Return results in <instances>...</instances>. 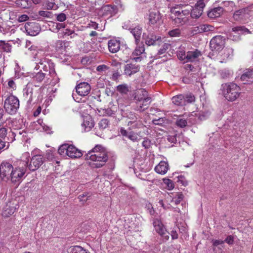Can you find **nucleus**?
Masks as SVG:
<instances>
[{
  "mask_svg": "<svg viewBox=\"0 0 253 253\" xmlns=\"http://www.w3.org/2000/svg\"><path fill=\"white\" fill-rule=\"evenodd\" d=\"M142 38L145 44L148 46L160 45L163 42L161 36L156 35L152 32L143 33Z\"/></svg>",
  "mask_w": 253,
  "mask_h": 253,
  "instance_id": "0eeeda50",
  "label": "nucleus"
},
{
  "mask_svg": "<svg viewBox=\"0 0 253 253\" xmlns=\"http://www.w3.org/2000/svg\"><path fill=\"white\" fill-rule=\"evenodd\" d=\"M66 19V16L63 13H60L57 16V20L60 22H63Z\"/></svg>",
  "mask_w": 253,
  "mask_h": 253,
  "instance_id": "3c124183",
  "label": "nucleus"
},
{
  "mask_svg": "<svg viewBox=\"0 0 253 253\" xmlns=\"http://www.w3.org/2000/svg\"><path fill=\"white\" fill-rule=\"evenodd\" d=\"M241 80L244 84H250L253 82V69L247 70L241 77Z\"/></svg>",
  "mask_w": 253,
  "mask_h": 253,
  "instance_id": "bb28decb",
  "label": "nucleus"
},
{
  "mask_svg": "<svg viewBox=\"0 0 253 253\" xmlns=\"http://www.w3.org/2000/svg\"><path fill=\"white\" fill-rule=\"evenodd\" d=\"M86 160L94 162L95 167L99 168L103 166L108 160V153L103 146L96 145L84 156Z\"/></svg>",
  "mask_w": 253,
  "mask_h": 253,
  "instance_id": "f03ea898",
  "label": "nucleus"
},
{
  "mask_svg": "<svg viewBox=\"0 0 253 253\" xmlns=\"http://www.w3.org/2000/svg\"><path fill=\"white\" fill-rule=\"evenodd\" d=\"M129 30L135 39V44H138L139 43L142 34V28L140 26H137L134 28H130Z\"/></svg>",
  "mask_w": 253,
  "mask_h": 253,
  "instance_id": "a878e982",
  "label": "nucleus"
},
{
  "mask_svg": "<svg viewBox=\"0 0 253 253\" xmlns=\"http://www.w3.org/2000/svg\"><path fill=\"white\" fill-rule=\"evenodd\" d=\"M17 28H18L20 30H25L26 33L32 36H36L41 31V27L39 24L36 22H27L25 25L23 24L17 25Z\"/></svg>",
  "mask_w": 253,
  "mask_h": 253,
  "instance_id": "39448f33",
  "label": "nucleus"
},
{
  "mask_svg": "<svg viewBox=\"0 0 253 253\" xmlns=\"http://www.w3.org/2000/svg\"><path fill=\"white\" fill-rule=\"evenodd\" d=\"M184 95L179 94L172 98V103L177 106L184 105Z\"/></svg>",
  "mask_w": 253,
  "mask_h": 253,
  "instance_id": "2f4dec72",
  "label": "nucleus"
},
{
  "mask_svg": "<svg viewBox=\"0 0 253 253\" xmlns=\"http://www.w3.org/2000/svg\"><path fill=\"white\" fill-rule=\"evenodd\" d=\"M169 169V165L168 162L161 161L155 168V171L160 174H165Z\"/></svg>",
  "mask_w": 253,
  "mask_h": 253,
  "instance_id": "6ab92c4d",
  "label": "nucleus"
},
{
  "mask_svg": "<svg viewBox=\"0 0 253 253\" xmlns=\"http://www.w3.org/2000/svg\"><path fill=\"white\" fill-rule=\"evenodd\" d=\"M194 28L195 31L199 33L213 31L214 30L213 26L208 24H201Z\"/></svg>",
  "mask_w": 253,
  "mask_h": 253,
  "instance_id": "c85d7f7f",
  "label": "nucleus"
},
{
  "mask_svg": "<svg viewBox=\"0 0 253 253\" xmlns=\"http://www.w3.org/2000/svg\"><path fill=\"white\" fill-rule=\"evenodd\" d=\"M149 96L148 93L145 89L140 88L137 90L134 93V99L136 102H141L145 98Z\"/></svg>",
  "mask_w": 253,
  "mask_h": 253,
  "instance_id": "393cba45",
  "label": "nucleus"
},
{
  "mask_svg": "<svg viewBox=\"0 0 253 253\" xmlns=\"http://www.w3.org/2000/svg\"><path fill=\"white\" fill-rule=\"evenodd\" d=\"M252 12L249 8H242L235 11L233 18L236 21L245 23L251 16Z\"/></svg>",
  "mask_w": 253,
  "mask_h": 253,
  "instance_id": "6e6552de",
  "label": "nucleus"
},
{
  "mask_svg": "<svg viewBox=\"0 0 253 253\" xmlns=\"http://www.w3.org/2000/svg\"><path fill=\"white\" fill-rule=\"evenodd\" d=\"M74 32V30L67 28L65 30V31L64 33L65 35L70 36V35L73 34Z\"/></svg>",
  "mask_w": 253,
  "mask_h": 253,
  "instance_id": "69168bd1",
  "label": "nucleus"
},
{
  "mask_svg": "<svg viewBox=\"0 0 253 253\" xmlns=\"http://www.w3.org/2000/svg\"><path fill=\"white\" fill-rule=\"evenodd\" d=\"M45 78V74L42 72H38L33 77V80L38 83L41 82Z\"/></svg>",
  "mask_w": 253,
  "mask_h": 253,
  "instance_id": "37998d69",
  "label": "nucleus"
},
{
  "mask_svg": "<svg viewBox=\"0 0 253 253\" xmlns=\"http://www.w3.org/2000/svg\"><path fill=\"white\" fill-rule=\"evenodd\" d=\"M105 113L108 116H110L115 114V111L110 108H108L105 110Z\"/></svg>",
  "mask_w": 253,
  "mask_h": 253,
  "instance_id": "774afa93",
  "label": "nucleus"
},
{
  "mask_svg": "<svg viewBox=\"0 0 253 253\" xmlns=\"http://www.w3.org/2000/svg\"><path fill=\"white\" fill-rule=\"evenodd\" d=\"M121 47V42L119 40L112 39L108 42V47L110 52L115 53L119 51Z\"/></svg>",
  "mask_w": 253,
  "mask_h": 253,
  "instance_id": "f3484780",
  "label": "nucleus"
},
{
  "mask_svg": "<svg viewBox=\"0 0 253 253\" xmlns=\"http://www.w3.org/2000/svg\"><path fill=\"white\" fill-rule=\"evenodd\" d=\"M30 6L28 0H17V7L21 8H27Z\"/></svg>",
  "mask_w": 253,
  "mask_h": 253,
  "instance_id": "c9c22d12",
  "label": "nucleus"
},
{
  "mask_svg": "<svg viewBox=\"0 0 253 253\" xmlns=\"http://www.w3.org/2000/svg\"><path fill=\"white\" fill-rule=\"evenodd\" d=\"M16 97L12 94L5 100L4 107L7 113L11 115L16 113Z\"/></svg>",
  "mask_w": 253,
  "mask_h": 253,
  "instance_id": "9d476101",
  "label": "nucleus"
},
{
  "mask_svg": "<svg viewBox=\"0 0 253 253\" xmlns=\"http://www.w3.org/2000/svg\"><path fill=\"white\" fill-rule=\"evenodd\" d=\"M223 95L228 101L237 100L241 95V88L234 83L226 84L223 85Z\"/></svg>",
  "mask_w": 253,
  "mask_h": 253,
  "instance_id": "7ed1b4c3",
  "label": "nucleus"
},
{
  "mask_svg": "<svg viewBox=\"0 0 253 253\" xmlns=\"http://www.w3.org/2000/svg\"><path fill=\"white\" fill-rule=\"evenodd\" d=\"M120 131L122 135L127 137L133 142L138 141V136L140 135V132L136 133L133 131H132V130L127 131L123 127L121 128Z\"/></svg>",
  "mask_w": 253,
  "mask_h": 253,
  "instance_id": "2eb2a0df",
  "label": "nucleus"
},
{
  "mask_svg": "<svg viewBox=\"0 0 253 253\" xmlns=\"http://www.w3.org/2000/svg\"><path fill=\"white\" fill-rule=\"evenodd\" d=\"M186 56L187 52L183 51H179L177 54L178 59L180 60L184 61V62H186Z\"/></svg>",
  "mask_w": 253,
  "mask_h": 253,
  "instance_id": "09e8293b",
  "label": "nucleus"
},
{
  "mask_svg": "<svg viewBox=\"0 0 253 253\" xmlns=\"http://www.w3.org/2000/svg\"><path fill=\"white\" fill-rule=\"evenodd\" d=\"M91 195L88 193H84L78 196V199L82 205H84L90 197Z\"/></svg>",
  "mask_w": 253,
  "mask_h": 253,
  "instance_id": "e433bc0d",
  "label": "nucleus"
},
{
  "mask_svg": "<svg viewBox=\"0 0 253 253\" xmlns=\"http://www.w3.org/2000/svg\"><path fill=\"white\" fill-rule=\"evenodd\" d=\"M184 105L188 103H192L195 101V97L192 93H189L184 95Z\"/></svg>",
  "mask_w": 253,
  "mask_h": 253,
  "instance_id": "4c0bfd02",
  "label": "nucleus"
},
{
  "mask_svg": "<svg viewBox=\"0 0 253 253\" xmlns=\"http://www.w3.org/2000/svg\"><path fill=\"white\" fill-rule=\"evenodd\" d=\"M68 253H90L88 250L80 246H74L69 248Z\"/></svg>",
  "mask_w": 253,
  "mask_h": 253,
  "instance_id": "7c9ffc66",
  "label": "nucleus"
},
{
  "mask_svg": "<svg viewBox=\"0 0 253 253\" xmlns=\"http://www.w3.org/2000/svg\"><path fill=\"white\" fill-rule=\"evenodd\" d=\"M117 89L121 93L126 94L128 92V88L127 85L126 84L119 85Z\"/></svg>",
  "mask_w": 253,
  "mask_h": 253,
  "instance_id": "79ce46f5",
  "label": "nucleus"
},
{
  "mask_svg": "<svg viewBox=\"0 0 253 253\" xmlns=\"http://www.w3.org/2000/svg\"><path fill=\"white\" fill-rule=\"evenodd\" d=\"M55 26L56 28L58 30L65 28V25L64 23H56Z\"/></svg>",
  "mask_w": 253,
  "mask_h": 253,
  "instance_id": "338daca9",
  "label": "nucleus"
},
{
  "mask_svg": "<svg viewBox=\"0 0 253 253\" xmlns=\"http://www.w3.org/2000/svg\"><path fill=\"white\" fill-rule=\"evenodd\" d=\"M179 6H174L170 9V18L174 23L177 25H182L184 24L187 20L188 18L180 11Z\"/></svg>",
  "mask_w": 253,
  "mask_h": 253,
  "instance_id": "423d86ee",
  "label": "nucleus"
},
{
  "mask_svg": "<svg viewBox=\"0 0 253 253\" xmlns=\"http://www.w3.org/2000/svg\"><path fill=\"white\" fill-rule=\"evenodd\" d=\"M28 18H29V17L27 15L23 14L19 17L18 21L20 22H24V21H26V20H27L28 19Z\"/></svg>",
  "mask_w": 253,
  "mask_h": 253,
  "instance_id": "13d9d810",
  "label": "nucleus"
},
{
  "mask_svg": "<svg viewBox=\"0 0 253 253\" xmlns=\"http://www.w3.org/2000/svg\"><path fill=\"white\" fill-rule=\"evenodd\" d=\"M205 6L204 0H199L197 1L195 6H192L191 12L190 13L191 17L193 18H199L203 12V9Z\"/></svg>",
  "mask_w": 253,
  "mask_h": 253,
  "instance_id": "9b49d317",
  "label": "nucleus"
},
{
  "mask_svg": "<svg viewBox=\"0 0 253 253\" xmlns=\"http://www.w3.org/2000/svg\"><path fill=\"white\" fill-rule=\"evenodd\" d=\"M183 197L184 196L182 193H178L176 195L172 198L171 202L174 203L175 205H177L183 200Z\"/></svg>",
  "mask_w": 253,
  "mask_h": 253,
  "instance_id": "58836bf2",
  "label": "nucleus"
},
{
  "mask_svg": "<svg viewBox=\"0 0 253 253\" xmlns=\"http://www.w3.org/2000/svg\"><path fill=\"white\" fill-rule=\"evenodd\" d=\"M224 44V38L221 35H218L211 39L210 46L212 51H219L223 49Z\"/></svg>",
  "mask_w": 253,
  "mask_h": 253,
  "instance_id": "1a4fd4ad",
  "label": "nucleus"
},
{
  "mask_svg": "<svg viewBox=\"0 0 253 253\" xmlns=\"http://www.w3.org/2000/svg\"><path fill=\"white\" fill-rule=\"evenodd\" d=\"M224 242H225L229 245H232L234 243V238L231 235H229L227 236V237L225 239Z\"/></svg>",
  "mask_w": 253,
  "mask_h": 253,
  "instance_id": "603ef678",
  "label": "nucleus"
},
{
  "mask_svg": "<svg viewBox=\"0 0 253 253\" xmlns=\"http://www.w3.org/2000/svg\"><path fill=\"white\" fill-rule=\"evenodd\" d=\"M69 145L68 144H64L60 146L58 149V152L59 154L63 156H67L68 151Z\"/></svg>",
  "mask_w": 253,
  "mask_h": 253,
  "instance_id": "72a5a7b5",
  "label": "nucleus"
},
{
  "mask_svg": "<svg viewBox=\"0 0 253 253\" xmlns=\"http://www.w3.org/2000/svg\"><path fill=\"white\" fill-rule=\"evenodd\" d=\"M15 211V209H6L2 212V215L4 217H8L12 215Z\"/></svg>",
  "mask_w": 253,
  "mask_h": 253,
  "instance_id": "de8ad7c7",
  "label": "nucleus"
},
{
  "mask_svg": "<svg viewBox=\"0 0 253 253\" xmlns=\"http://www.w3.org/2000/svg\"><path fill=\"white\" fill-rule=\"evenodd\" d=\"M223 12V8L222 7H215L208 12V16L210 18L214 19L220 17Z\"/></svg>",
  "mask_w": 253,
  "mask_h": 253,
  "instance_id": "cd10ccee",
  "label": "nucleus"
},
{
  "mask_svg": "<svg viewBox=\"0 0 253 253\" xmlns=\"http://www.w3.org/2000/svg\"><path fill=\"white\" fill-rule=\"evenodd\" d=\"M158 234L164 241L169 240V233L167 231L166 229H164L161 233H158Z\"/></svg>",
  "mask_w": 253,
  "mask_h": 253,
  "instance_id": "49530a36",
  "label": "nucleus"
},
{
  "mask_svg": "<svg viewBox=\"0 0 253 253\" xmlns=\"http://www.w3.org/2000/svg\"><path fill=\"white\" fill-rule=\"evenodd\" d=\"M51 1L48 0V3H47V7L48 9H52L55 6V3L54 2V0H50Z\"/></svg>",
  "mask_w": 253,
  "mask_h": 253,
  "instance_id": "4d7b16f0",
  "label": "nucleus"
},
{
  "mask_svg": "<svg viewBox=\"0 0 253 253\" xmlns=\"http://www.w3.org/2000/svg\"><path fill=\"white\" fill-rule=\"evenodd\" d=\"M70 45V42L68 41L58 40L55 43V49L62 53Z\"/></svg>",
  "mask_w": 253,
  "mask_h": 253,
  "instance_id": "412c9836",
  "label": "nucleus"
},
{
  "mask_svg": "<svg viewBox=\"0 0 253 253\" xmlns=\"http://www.w3.org/2000/svg\"><path fill=\"white\" fill-rule=\"evenodd\" d=\"M151 102V98L149 96L143 99L141 102H136L137 110L143 112L147 109Z\"/></svg>",
  "mask_w": 253,
  "mask_h": 253,
  "instance_id": "aec40b11",
  "label": "nucleus"
},
{
  "mask_svg": "<svg viewBox=\"0 0 253 253\" xmlns=\"http://www.w3.org/2000/svg\"><path fill=\"white\" fill-rule=\"evenodd\" d=\"M14 170L11 164L9 163L3 162L0 166V176L2 178L6 177L7 179L10 178L13 183L16 182V179L13 176Z\"/></svg>",
  "mask_w": 253,
  "mask_h": 253,
  "instance_id": "20e7f679",
  "label": "nucleus"
},
{
  "mask_svg": "<svg viewBox=\"0 0 253 253\" xmlns=\"http://www.w3.org/2000/svg\"><path fill=\"white\" fill-rule=\"evenodd\" d=\"M2 48L3 50L6 52H10L11 50V46L9 45L8 43H4Z\"/></svg>",
  "mask_w": 253,
  "mask_h": 253,
  "instance_id": "052dcab7",
  "label": "nucleus"
},
{
  "mask_svg": "<svg viewBox=\"0 0 253 253\" xmlns=\"http://www.w3.org/2000/svg\"><path fill=\"white\" fill-rule=\"evenodd\" d=\"M136 45V47L132 53L130 58L135 61L138 62L142 60V57L140 56L145 52V47L143 43H138Z\"/></svg>",
  "mask_w": 253,
  "mask_h": 253,
  "instance_id": "ddd939ff",
  "label": "nucleus"
},
{
  "mask_svg": "<svg viewBox=\"0 0 253 253\" xmlns=\"http://www.w3.org/2000/svg\"><path fill=\"white\" fill-rule=\"evenodd\" d=\"M164 46H166V48H162V49H160L159 50V52H158V53L159 54H162L163 53H164V52H166V51L168 49L169 47L170 46V45L168 43H165L164 44Z\"/></svg>",
  "mask_w": 253,
  "mask_h": 253,
  "instance_id": "bf43d9fd",
  "label": "nucleus"
},
{
  "mask_svg": "<svg viewBox=\"0 0 253 253\" xmlns=\"http://www.w3.org/2000/svg\"><path fill=\"white\" fill-rule=\"evenodd\" d=\"M152 145L151 140L148 138H144L143 141L142 142V146L146 149H149Z\"/></svg>",
  "mask_w": 253,
  "mask_h": 253,
  "instance_id": "a18cd8bd",
  "label": "nucleus"
},
{
  "mask_svg": "<svg viewBox=\"0 0 253 253\" xmlns=\"http://www.w3.org/2000/svg\"><path fill=\"white\" fill-rule=\"evenodd\" d=\"M88 25V27L92 28L94 29H97L98 28V24L96 22L92 21L89 23Z\"/></svg>",
  "mask_w": 253,
  "mask_h": 253,
  "instance_id": "864d4df0",
  "label": "nucleus"
},
{
  "mask_svg": "<svg viewBox=\"0 0 253 253\" xmlns=\"http://www.w3.org/2000/svg\"><path fill=\"white\" fill-rule=\"evenodd\" d=\"M153 225L157 233H161L166 229L161 219L154 218L153 221Z\"/></svg>",
  "mask_w": 253,
  "mask_h": 253,
  "instance_id": "c756f323",
  "label": "nucleus"
},
{
  "mask_svg": "<svg viewBox=\"0 0 253 253\" xmlns=\"http://www.w3.org/2000/svg\"><path fill=\"white\" fill-rule=\"evenodd\" d=\"M178 181L179 182H180L181 184H182L183 186H185L188 185V182L183 176H182V175L179 176L178 177Z\"/></svg>",
  "mask_w": 253,
  "mask_h": 253,
  "instance_id": "8fccbe9b",
  "label": "nucleus"
},
{
  "mask_svg": "<svg viewBox=\"0 0 253 253\" xmlns=\"http://www.w3.org/2000/svg\"><path fill=\"white\" fill-rule=\"evenodd\" d=\"M109 121L107 119H103L98 123V126L101 129H104L109 126Z\"/></svg>",
  "mask_w": 253,
  "mask_h": 253,
  "instance_id": "a19ab883",
  "label": "nucleus"
},
{
  "mask_svg": "<svg viewBox=\"0 0 253 253\" xmlns=\"http://www.w3.org/2000/svg\"><path fill=\"white\" fill-rule=\"evenodd\" d=\"M153 123L155 125H160L163 123V120L161 118L153 120Z\"/></svg>",
  "mask_w": 253,
  "mask_h": 253,
  "instance_id": "680f3d73",
  "label": "nucleus"
},
{
  "mask_svg": "<svg viewBox=\"0 0 253 253\" xmlns=\"http://www.w3.org/2000/svg\"><path fill=\"white\" fill-rule=\"evenodd\" d=\"M202 55L201 51L197 49L187 52L186 62H193L198 60V58Z\"/></svg>",
  "mask_w": 253,
  "mask_h": 253,
  "instance_id": "dca6fc26",
  "label": "nucleus"
},
{
  "mask_svg": "<svg viewBox=\"0 0 253 253\" xmlns=\"http://www.w3.org/2000/svg\"><path fill=\"white\" fill-rule=\"evenodd\" d=\"M224 243V241L221 240H215L213 241V245L214 246H217L218 245L223 244Z\"/></svg>",
  "mask_w": 253,
  "mask_h": 253,
  "instance_id": "e2e57ef3",
  "label": "nucleus"
},
{
  "mask_svg": "<svg viewBox=\"0 0 253 253\" xmlns=\"http://www.w3.org/2000/svg\"><path fill=\"white\" fill-rule=\"evenodd\" d=\"M176 6H179L180 11L185 17L188 16L191 12L192 6L189 5H184L182 4L177 5Z\"/></svg>",
  "mask_w": 253,
  "mask_h": 253,
  "instance_id": "473e14b6",
  "label": "nucleus"
},
{
  "mask_svg": "<svg viewBox=\"0 0 253 253\" xmlns=\"http://www.w3.org/2000/svg\"><path fill=\"white\" fill-rule=\"evenodd\" d=\"M128 130L135 129H142L145 127V125L140 119L134 121H129L127 123Z\"/></svg>",
  "mask_w": 253,
  "mask_h": 253,
  "instance_id": "b1692460",
  "label": "nucleus"
},
{
  "mask_svg": "<svg viewBox=\"0 0 253 253\" xmlns=\"http://www.w3.org/2000/svg\"><path fill=\"white\" fill-rule=\"evenodd\" d=\"M139 68V66L136 64L128 63L125 66L124 73L125 75L130 76L138 72Z\"/></svg>",
  "mask_w": 253,
  "mask_h": 253,
  "instance_id": "a211bd4d",
  "label": "nucleus"
},
{
  "mask_svg": "<svg viewBox=\"0 0 253 253\" xmlns=\"http://www.w3.org/2000/svg\"><path fill=\"white\" fill-rule=\"evenodd\" d=\"M161 14L159 11H151L148 17L149 23L151 25L159 23L161 21Z\"/></svg>",
  "mask_w": 253,
  "mask_h": 253,
  "instance_id": "5701e85b",
  "label": "nucleus"
},
{
  "mask_svg": "<svg viewBox=\"0 0 253 253\" xmlns=\"http://www.w3.org/2000/svg\"><path fill=\"white\" fill-rule=\"evenodd\" d=\"M77 93L81 96L87 95L91 90L90 84L86 82H82L76 85Z\"/></svg>",
  "mask_w": 253,
  "mask_h": 253,
  "instance_id": "f8f14e48",
  "label": "nucleus"
},
{
  "mask_svg": "<svg viewBox=\"0 0 253 253\" xmlns=\"http://www.w3.org/2000/svg\"><path fill=\"white\" fill-rule=\"evenodd\" d=\"M30 154L25 152L23 154L20 160L17 161V165H18V169L20 173L17 174V177L21 178L25 173L26 169L28 167L31 171H35L38 169L43 163V157L42 155H37L33 156L28 165Z\"/></svg>",
  "mask_w": 253,
  "mask_h": 253,
  "instance_id": "f257e3e1",
  "label": "nucleus"
},
{
  "mask_svg": "<svg viewBox=\"0 0 253 253\" xmlns=\"http://www.w3.org/2000/svg\"><path fill=\"white\" fill-rule=\"evenodd\" d=\"M168 35L170 37H179L181 36V30L179 28H175L170 30L168 32Z\"/></svg>",
  "mask_w": 253,
  "mask_h": 253,
  "instance_id": "f704fd0d",
  "label": "nucleus"
},
{
  "mask_svg": "<svg viewBox=\"0 0 253 253\" xmlns=\"http://www.w3.org/2000/svg\"><path fill=\"white\" fill-rule=\"evenodd\" d=\"M16 21V15L14 11H11L9 12V21L7 22L8 26L12 28L14 26V25H11L10 24H13Z\"/></svg>",
  "mask_w": 253,
  "mask_h": 253,
  "instance_id": "ea45409f",
  "label": "nucleus"
},
{
  "mask_svg": "<svg viewBox=\"0 0 253 253\" xmlns=\"http://www.w3.org/2000/svg\"><path fill=\"white\" fill-rule=\"evenodd\" d=\"M6 129L4 127H1L0 128V138H3L6 136Z\"/></svg>",
  "mask_w": 253,
  "mask_h": 253,
  "instance_id": "6e6d98bb",
  "label": "nucleus"
},
{
  "mask_svg": "<svg viewBox=\"0 0 253 253\" xmlns=\"http://www.w3.org/2000/svg\"><path fill=\"white\" fill-rule=\"evenodd\" d=\"M175 124L178 126L183 128L187 125V122L185 119L180 118L176 120Z\"/></svg>",
  "mask_w": 253,
  "mask_h": 253,
  "instance_id": "c03bdc74",
  "label": "nucleus"
},
{
  "mask_svg": "<svg viewBox=\"0 0 253 253\" xmlns=\"http://www.w3.org/2000/svg\"><path fill=\"white\" fill-rule=\"evenodd\" d=\"M107 69V66H106L105 65H101L98 66L97 67L96 70L98 71H104L105 70H106Z\"/></svg>",
  "mask_w": 253,
  "mask_h": 253,
  "instance_id": "0e129e2a",
  "label": "nucleus"
},
{
  "mask_svg": "<svg viewBox=\"0 0 253 253\" xmlns=\"http://www.w3.org/2000/svg\"><path fill=\"white\" fill-rule=\"evenodd\" d=\"M81 151L72 145H69L67 156L72 158H78L82 156Z\"/></svg>",
  "mask_w": 253,
  "mask_h": 253,
  "instance_id": "4be33fe9",
  "label": "nucleus"
},
{
  "mask_svg": "<svg viewBox=\"0 0 253 253\" xmlns=\"http://www.w3.org/2000/svg\"><path fill=\"white\" fill-rule=\"evenodd\" d=\"M170 235L172 240L177 239L178 238V234L176 230H172L170 232Z\"/></svg>",
  "mask_w": 253,
  "mask_h": 253,
  "instance_id": "5fc2aeb1",
  "label": "nucleus"
},
{
  "mask_svg": "<svg viewBox=\"0 0 253 253\" xmlns=\"http://www.w3.org/2000/svg\"><path fill=\"white\" fill-rule=\"evenodd\" d=\"M232 31L234 32L235 34H237L238 36H232V34H231L230 35V38L232 39L234 41H237L239 39V35L243 34H251V31L247 28H246L245 26H236L232 28Z\"/></svg>",
  "mask_w": 253,
  "mask_h": 253,
  "instance_id": "4468645a",
  "label": "nucleus"
}]
</instances>
